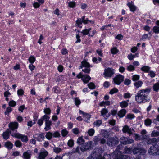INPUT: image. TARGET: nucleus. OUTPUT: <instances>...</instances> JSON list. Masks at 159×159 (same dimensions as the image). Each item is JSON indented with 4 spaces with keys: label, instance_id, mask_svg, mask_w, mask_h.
<instances>
[{
    "label": "nucleus",
    "instance_id": "1",
    "mask_svg": "<svg viewBox=\"0 0 159 159\" xmlns=\"http://www.w3.org/2000/svg\"><path fill=\"white\" fill-rule=\"evenodd\" d=\"M151 90V89L149 88L140 90L135 96V101L138 103L140 104L149 102L150 98L149 95Z\"/></svg>",
    "mask_w": 159,
    "mask_h": 159
},
{
    "label": "nucleus",
    "instance_id": "2",
    "mask_svg": "<svg viewBox=\"0 0 159 159\" xmlns=\"http://www.w3.org/2000/svg\"><path fill=\"white\" fill-rule=\"evenodd\" d=\"M102 151L99 149L93 151L91 155L88 157L91 159H102Z\"/></svg>",
    "mask_w": 159,
    "mask_h": 159
},
{
    "label": "nucleus",
    "instance_id": "3",
    "mask_svg": "<svg viewBox=\"0 0 159 159\" xmlns=\"http://www.w3.org/2000/svg\"><path fill=\"white\" fill-rule=\"evenodd\" d=\"M119 142V139L117 137H111L107 139V143L109 146H113L118 144Z\"/></svg>",
    "mask_w": 159,
    "mask_h": 159
},
{
    "label": "nucleus",
    "instance_id": "4",
    "mask_svg": "<svg viewBox=\"0 0 159 159\" xmlns=\"http://www.w3.org/2000/svg\"><path fill=\"white\" fill-rule=\"evenodd\" d=\"M11 135L14 137L18 139H21L23 142H26L28 140L27 136L25 135H22L19 133H12Z\"/></svg>",
    "mask_w": 159,
    "mask_h": 159
},
{
    "label": "nucleus",
    "instance_id": "5",
    "mask_svg": "<svg viewBox=\"0 0 159 159\" xmlns=\"http://www.w3.org/2000/svg\"><path fill=\"white\" fill-rule=\"evenodd\" d=\"M45 125L44 129L46 131H48L51 129V126L52 125V122L49 120L50 117L48 115L47 116H45Z\"/></svg>",
    "mask_w": 159,
    "mask_h": 159
},
{
    "label": "nucleus",
    "instance_id": "6",
    "mask_svg": "<svg viewBox=\"0 0 159 159\" xmlns=\"http://www.w3.org/2000/svg\"><path fill=\"white\" fill-rule=\"evenodd\" d=\"M157 144L156 143L152 145L150 148L148 152L150 155H152L153 156L157 155Z\"/></svg>",
    "mask_w": 159,
    "mask_h": 159
},
{
    "label": "nucleus",
    "instance_id": "7",
    "mask_svg": "<svg viewBox=\"0 0 159 159\" xmlns=\"http://www.w3.org/2000/svg\"><path fill=\"white\" fill-rule=\"evenodd\" d=\"M113 80L115 84L119 85L124 81V76L120 74H119L116 76Z\"/></svg>",
    "mask_w": 159,
    "mask_h": 159
},
{
    "label": "nucleus",
    "instance_id": "8",
    "mask_svg": "<svg viewBox=\"0 0 159 159\" xmlns=\"http://www.w3.org/2000/svg\"><path fill=\"white\" fill-rule=\"evenodd\" d=\"M93 142L90 141L87 142L85 145H82L80 147V150L82 152H84L91 148Z\"/></svg>",
    "mask_w": 159,
    "mask_h": 159
},
{
    "label": "nucleus",
    "instance_id": "9",
    "mask_svg": "<svg viewBox=\"0 0 159 159\" xmlns=\"http://www.w3.org/2000/svg\"><path fill=\"white\" fill-rule=\"evenodd\" d=\"M133 152L134 154H139L143 155L145 153L146 151L143 149L140 148L138 147H135L133 150Z\"/></svg>",
    "mask_w": 159,
    "mask_h": 159
},
{
    "label": "nucleus",
    "instance_id": "10",
    "mask_svg": "<svg viewBox=\"0 0 159 159\" xmlns=\"http://www.w3.org/2000/svg\"><path fill=\"white\" fill-rule=\"evenodd\" d=\"M120 140L121 143L124 145L131 144L134 142L133 139H128L124 137H121L120 139Z\"/></svg>",
    "mask_w": 159,
    "mask_h": 159
},
{
    "label": "nucleus",
    "instance_id": "11",
    "mask_svg": "<svg viewBox=\"0 0 159 159\" xmlns=\"http://www.w3.org/2000/svg\"><path fill=\"white\" fill-rule=\"evenodd\" d=\"M114 70L108 68L105 70L104 75L106 77H111L114 74Z\"/></svg>",
    "mask_w": 159,
    "mask_h": 159
},
{
    "label": "nucleus",
    "instance_id": "12",
    "mask_svg": "<svg viewBox=\"0 0 159 159\" xmlns=\"http://www.w3.org/2000/svg\"><path fill=\"white\" fill-rule=\"evenodd\" d=\"M134 131L133 128H129V126L127 125L124 126L122 129V131L124 133H127L130 135L132 134Z\"/></svg>",
    "mask_w": 159,
    "mask_h": 159
},
{
    "label": "nucleus",
    "instance_id": "13",
    "mask_svg": "<svg viewBox=\"0 0 159 159\" xmlns=\"http://www.w3.org/2000/svg\"><path fill=\"white\" fill-rule=\"evenodd\" d=\"M8 126L11 130H15L17 129L18 127V124L17 122H11L9 124Z\"/></svg>",
    "mask_w": 159,
    "mask_h": 159
},
{
    "label": "nucleus",
    "instance_id": "14",
    "mask_svg": "<svg viewBox=\"0 0 159 159\" xmlns=\"http://www.w3.org/2000/svg\"><path fill=\"white\" fill-rule=\"evenodd\" d=\"M116 157H114L115 159H130V157L127 155H123L121 152H119Z\"/></svg>",
    "mask_w": 159,
    "mask_h": 159
},
{
    "label": "nucleus",
    "instance_id": "15",
    "mask_svg": "<svg viewBox=\"0 0 159 159\" xmlns=\"http://www.w3.org/2000/svg\"><path fill=\"white\" fill-rule=\"evenodd\" d=\"M32 153V152L31 151L28 150L23 153V157L24 159H30Z\"/></svg>",
    "mask_w": 159,
    "mask_h": 159
},
{
    "label": "nucleus",
    "instance_id": "16",
    "mask_svg": "<svg viewBox=\"0 0 159 159\" xmlns=\"http://www.w3.org/2000/svg\"><path fill=\"white\" fill-rule=\"evenodd\" d=\"M158 142L157 138H149L146 141V143L148 144L152 145H154L153 144L157 143Z\"/></svg>",
    "mask_w": 159,
    "mask_h": 159
},
{
    "label": "nucleus",
    "instance_id": "17",
    "mask_svg": "<svg viewBox=\"0 0 159 159\" xmlns=\"http://www.w3.org/2000/svg\"><path fill=\"white\" fill-rule=\"evenodd\" d=\"M127 5L129 8L130 11L132 12L135 11L137 9V7L135 6L132 1H131L130 2H129L127 4Z\"/></svg>",
    "mask_w": 159,
    "mask_h": 159
},
{
    "label": "nucleus",
    "instance_id": "18",
    "mask_svg": "<svg viewBox=\"0 0 159 159\" xmlns=\"http://www.w3.org/2000/svg\"><path fill=\"white\" fill-rule=\"evenodd\" d=\"M34 138L39 142L42 141L43 140H44L45 138L44 134L43 133L39 134L38 135L36 134Z\"/></svg>",
    "mask_w": 159,
    "mask_h": 159
},
{
    "label": "nucleus",
    "instance_id": "19",
    "mask_svg": "<svg viewBox=\"0 0 159 159\" xmlns=\"http://www.w3.org/2000/svg\"><path fill=\"white\" fill-rule=\"evenodd\" d=\"M10 134H12L11 132L9 129H7L6 131L3 132V133L2 136L3 139L5 140H7L9 138Z\"/></svg>",
    "mask_w": 159,
    "mask_h": 159
},
{
    "label": "nucleus",
    "instance_id": "20",
    "mask_svg": "<svg viewBox=\"0 0 159 159\" xmlns=\"http://www.w3.org/2000/svg\"><path fill=\"white\" fill-rule=\"evenodd\" d=\"M123 148V147L121 144H119L117 146L116 149L114 152V155L115 156L114 157H116V155H117L118 153H118L119 152H121V153H122V152L120 150H121Z\"/></svg>",
    "mask_w": 159,
    "mask_h": 159
},
{
    "label": "nucleus",
    "instance_id": "21",
    "mask_svg": "<svg viewBox=\"0 0 159 159\" xmlns=\"http://www.w3.org/2000/svg\"><path fill=\"white\" fill-rule=\"evenodd\" d=\"M108 111L107 109L105 108H103L101 111V115L103 116L105 119H107L110 116V115L109 114L108 116H106V114L108 113Z\"/></svg>",
    "mask_w": 159,
    "mask_h": 159
},
{
    "label": "nucleus",
    "instance_id": "22",
    "mask_svg": "<svg viewBox=\"0 0 159 159\" xmlns=\"http://www.w3.org/2000/svg\"><path fill=\"white\" fill-rule=\"evenodd\" d=\"M48 155V152L47 151L41 152L38 157L39 159H45V157Z\"/></svg>",
    "mask_w": 159,
    "mask_h": 159
},
{
    "label": "nucleus",
    "instance_id": "23",
    "mask_svg": "<svg viewBox=\"0 0 159 159\" xmlns=\"http://www.w3.org/2000/svg\"><path fill=\"white\" fill-rule=\"evenodd\" d=\"M101 132L102 136L106 138H108L110 136V133L107 130H102Z\"/></svg>",
    "mask_w": 159,
    "mask_h": 159
},
{
    "label": "nucleus",
    "instance_id": "24",
    "mask_svg": "<svg viewBox=\"0 0 159 159\" xmlns=\"http://www.w3.org/2000/svg\"><path fill=\"white\" fill-rule=\"evenodd\" d=\"M79 113L80 114H82L83 117L87 120L89 119L90 118V115L89 114L85 113L80 110H79Z\"/></svg>",
    "mask_w": 159,
    "mask_h": 159
},
{
    "label": "nucleus",
    "instance_id": "25",
    "mask_svg": "<svg viewBox=\"0 0 159 159\" xmlns=\"http://www.w3.org/2000/svg\"><path fill=\"white\" fill-rule=\"evenodd\" d=\"M153 90L156 92L159 91V82H157L153 84L152 87Z\"/></svg>",
    "mask_w": 159,
    "mask_h": 159
},
{
    "label": "nucleus",
    "instance_id": "26",
    "mask_svg": "<svg viewBox=\"0 0 159 159\" xmlns=\"http://www.w3.org/2000/svg\"><path fill=\"white\" fill-rule=\"evenodd\" d=\"M47 116L48 115H44V116H42L41 119L39 120L38 121L37 124L39 125L40 126H41L43 123V120L45 121V118L46 117H44V116Z\"/></svg>",
    "mask_w": 159,
    "mask_h": 159
},
{
    "label": "nucleus",
    "instance_id": "27",
    "mask_svg": "<svg viewBox=\"0 0 159 159\" xmlns=\"http://www.w3.org/2000/svg\"><path fill=\"white\" fill-rule=\"evenodd\" d=\"M91 79V77L88 75H84L82 77V80L84 83H86L89 82Z\"/></svg>",
    "mask_w": 159,
    "mask_h": 159
},
{
    "label": "nucleus",
    "instance_id": "28",
    "mask_svg": "<svg viewBox=\"0 0 159 159\" xmlns=\"http://www.w3.org/2000/svg\"><path fill=\"white\" fill-rule=\"evenodd\" d=\"M126 113V110L125 109H122L119 111L118 115L120 117L124 116Z\"/></svg>",
    "mask_w": 159,
    "mask_h": 159
},
{
    "label": "nucleus",
    "instance_id": "29",
    "mask_svg": "<svg viewBox=\"0 0 159 159\" xmlns=\"http://www.w3.org/2000/svg\"><path fill=\"white\" fill-rule=\"evenodd\" d=\"M129 101V100L127 101H123L120 103V106L122 108H125L128 106V103L127 102Z\"/></svg>",
    "mask_w": 159,
    "mask_h": 159
},
{
    "label": "nucleus",
    "instance_id": "30",
    "mask_svg": "<svg viewBox=\"0 0 159 159\" xmlns=\"http://www.w3.org/2000/svg\"><path fill=\"white\" fill-rule=\"evenodd\" d=\"M5 147L9 149H11L13 146V144L10 142H6L5 143Z\"/></svg>",
    "mask_w": 159,
    "mask_h": 159
},
{
    "label": "nucleus",
    "instance_id": "31",
    "mask_svg": "<svg viewBox=\"0 0 159 159\" xmlns=\"http://www.w3.org/2000/svg\"><path fill=\"white\" fill-rule=\"evenodd\" d=\"M101 137L99 136H95L93 138V141L95 145H97L100 142Z\"/></svg>",
    "mask_w": 159,
    "mask_h": 159
},
{
    "label": "nucleus",
    "instance_id": "32",
    "mask_svg": "<svg viewBox=\"0 0 159 159\" xmlns=\"http://www.w3.org/2000/svg\"><path fill=\"white\" fill-rule=\"evenodd\" d=\"M85 142L84 140L83 139L82 137L79 138L77 140V143L79 145H83Z\"/></svg>",
    "mask_w": 159,
    "mask_h": 159
},
{
    "label": "nucleus",
    "instance_id": "33",
    "mask_svg": "<svg viewBox=\"0 0 159 159\" xmlns=\"http://www.w3.org/2000/svg\"><path fill=\"white\" fill-rule=\"evenodd\" d=\"M150 67L148 66H144L142 67L141 68V70L145 72H149Z\"/></svg>",
    "mask_w": 159,
    "mask_h": 159
},
{
    "label": "nucleus",
    "instance_id": "34",
    "mask_svg": "<svg viewBox=\"0 0 159 159\" xmlns=\"http://www.w3.org/2000/svg\"><path fill=\"white\" fill-rule=\"evenodd\" d=\"M81 65L84 68L90 67V64L85 60H83L81 62Z\"/></svg>",
    "mask_w": 159,
    "mask_h": 159
},
{
    "label": "nucleus",
    "instance_id": "35",
    "mask_svg": "<svg viewBox=\"0 0 159 159\" xmlns=\"http://www.w3.org/2000/svg\"><path fill=\"white\" fill-rule=\"evenodd\" d=\"M52 133L50 132H48L46 133L45 137L48 140H50L52 137Z\"/></svg>",
    "mask_w": 159,
    "mask_h": 159
},
{
    "label": "nucleus",
    "instance_id": "36",
    "mask_svg": "<svg viewBox=\"0 0 159 159\" xmlns=\"http://www.w3.org/2000/svg\"><path fill=\"white\" fill-rule=\"evenodd\" d=\"M143 84L141 81H139L137 82H135L134 84V86L137 88L141 87Z\"/></svg>",
    "mask_w": 159,
    "mask_h": 159
},
{
    "label": "nucleus",
    "instance_id": "37",
    "mask_svg": "<svg viewBox=\"0 0 159 159\" xmlns=\"http://www.w3.org/2000/svg\"><path fill=\"white\" fill-rule=\"evenodd\" d=\"M91 28H89L88 29H85L84 30H82L81 33L83 35H87L89 34L90 31L91 30Z\"/></svg>",
    "mask_w": 159,
    "mask_h": 159
},
{
    "label": "nucleus",
    "instance_id": "38",
    "mask_svg": "<svg viewBox=\"0 0 159 159\" xmlns=\"http://www.w3.org/2000/svg\"><path fill=\"white\" fill-rule=\"evenodd\" d=\"M102 124V121L101 120H96L93 122L94 126L97 127H99Z\"/></svg>",
    "mask_w": 159,
    "mask_h": 159
},
{
    "label": "nucleus",
    "instance_id": "39",
    "mask_svg": "<svg viewBox=\"0 0 159 159\" xmlns=\"http://www.w3.org/2000/svg\"><path fill=\"white\" fill-rule=\"evenodd\" d=\"M80 148L79 146H78L76 148H74L72 150V152L74 153H78L80 154Z\"/></svg>",
    "mask_w": 159,
    "mask_h": 159
},
{
    "label": "nucleus",
    "instance_id": "40",
    "mask_svg": "<svg viewBox=\"0 0 159 159\" xmlns=\"http://www.w3.org/2000/svg\"><path fill=\"white\" fill-rule=\"evenodd\" d=\"M35 57L33 56H30L29 58L28 61L30 64H33L35 61Z\"/></svg>",
    "mask_w": 159,
    "mask_h": 159
},
{
    "label": "nucleus",
    "instance_id": "41",
    "mask_svg": "<svg viewBox=\"0 0 159 159\" xmlns=\"http://www.w3.org/2000/svg\"><path fill=\"white\" fill-rule=\"evenodd\" d=\"M151 38V36L148 37V34H144L142 36V38L141 39V40L145 41V40L147 39L150 40Z\"/></svg>",
    "mask_w": 159,
    "mask_h": 159
},
{
    "label": "nucleus",
    "instance_id": "42",
    "mask_svg": "<svg viewBox=\"0 0 159 159\" xmlns=\"http://www.w3.org/2000/svg\"><path fill=\"white\" fill-rule=\"evenodd\" d=\"M135 67L132 65H130L127 67V70L129 71H133L134 70Z\"/></svg>",
    "mask_w": 159,
    "mask_h": 159
},
{
    "label": "nucleus",
    "instance_id": "43",
    "mask_svg": "<svg viewBox=\"0 0 159 159\" xmlns=\"http://www.w3.org/2000/svg\"><path fill=\"white\" fill-rule=\"evenodd\" d=\"M95 133V130L93 129H90L88 131V133L89 136H93Z\"/></svg>",
    "mask_w": 159,
    "mask_h": 159
},
{
    "label": "nucleus",
    "instance_id": "44",
    "mask_svg": "<svg viewBox=\"0 0 159 159\" xmlns=\"http://www.w3.org/2000/svg\"><path fill=\"white\" fill-rule=\"evenodd\" d=\"M158 136H159V135L157 131L155 130L152 131L151 134V136L152 137H157Z\"/></svg>",
    "mask_w": 159,
    "mask_h": 159
},
{
    "label": "nucleus",
    "instance_id": "45",
    "mask_svg": "<svg viewBox=\"0 0 159 159\" xmlns=\"http://www.w3.org/2000/svg\"><path fill=\"white\" fill-rule=\"evenodd\" d=\"M75 105L76 106H78L80 104L81 101L80 100L78 97H76L74 99Z\"/></svg>",
    "mask_w": 159,
    "mask_h": 159
},
{
    "label": "nucleus",
    "instance_id": "46",
    "mask_svg": "<svg viewBox=\"0 0 159 159\" xmlns=\"http://www.w3.org/2000/svg\"><path fill=\"white\" fill-rule=\"evenodd\" d=\"M88 86L89 88L90 89H94L95 88V84L92 82H90L88 84Z\"/></svg>",
    "mask_w": 159,
    "mask_h": 159
},
{
    "label": "nucleus",
    "instance_id": "47",
    "mask_svg": "<svg viewBox=\"0 0 159 159\" xmlns=\"http://www.w3.org/2000/svg\"><path fill=\"white\" fill-rule=\"evenodd\" d=\"M54 152L56 153H58L61 151V149L59 147H55L53 149Z\"/></svg>",
    "mask_w": 159,
    "mask_h": 159
},
{
    "label": "nucleus",
    "instance_id": "48",
    "mask_svg": "<svg viewBox=\"0 0 159 159\" xmlns=\"http://www.w3.org/2000/svg\"><path fill=\"white\" fill-rule=\"evenodd\" d=\"M82 18L78 19L76 21V23L77 24V26L80 27V28H81L82 26H80V25L82 24Z\"/></svg>",
    "mask_w": 159,
    "mask_h": 159
},
{
    "label": "nucleus",
    "instance_id": "49",
    "mask_svg": "<svg viewBox=\"0 0 159 159\" xmlns=\"http://www.w3.org/2000/svg\"><path fill=\"white\" fill-rule=\"evenodd\" d=\"M85 16H83L82 17V22L84 24H87L89 20H88V18H86V19H85Z\"/></svg>",
    "mask_w": 159,
    "mask_h": 159
},
{
    "label": "nucleus",
    "instance_id": "50",
    "mask_svg": "<svg viewBox=\"0 0 159 159\" xmlns=\"http://www.w3.org/2000/svg\"><path fill=\"white\" fill-rule=\"evenodd\" d=\"M154 32L158 34L159 33V27L157 26H154L152 29Z\"/></svg>",
    "mask_w": 159,
    "mask_h": 159
},
{
    "label": "nucleus",
    "instance_id": "51",
    "mask_svg": "<svg viewBox=\"0 0 159 159\" xmlns=\"http://www.w3.org/2000/svg\"><path fill=\"white\" fill-rule=\"evenodd\" d=\"M44 112L46 114L45 115H50L51 112V110L49 108H46L44 109Z\"/></svg>",
    "mask_w": 159,
    "mask_h": 159
},
{
    "label": "nucleus",
    "instance_id": "52",
    "mask_svg": "<svg viewBox=\"0 0 159 159\" xmlns=\"http://www.w3.org/2000/svg\"><path fill=\"white\" fill-rule=\"evenodd\" d=\"M15 145L17 147H20L22 146V143L19 140H17L15 142Z\"/></svg>",
    "mask_w": 159,
    "mask_h": 159
},
{
    "label": "nucleus",
    "instance_id": "53",
    "mask_svg": "<svg viewBox=\"0 0 159 159\" xmlns=\"http://www.w3.org/2000/svg\"><path fill=\"white\" fill-rule=\"evenodd\" d=\"M67 144L68 146L70 147H72L74 145V142L73 140L70 139L68 140Z\"/></svg>",
    "mask_w": 159,
    "mask_h": 159
},
{
    "label": "nucleus",
    "instance_id": "54",
    "mask_svg": "<svg viewBox=\"0 0 159 159\" xmlns=\"http://www.w3.org/2000/svg\"><path fill=\"white\" fill-rule=\"evenodd\" d=\"M118 92V89L117 88H114L111 90L109 92L111 94H113Z\"/></svg>",
    "mask_w": 159,
    "mask_h": 159
},
{
    "label": "nucleus",
    "instance_id": "55",
    "mask_svg": "<svg viewBox=\"0 0 159 159\" xmlns=\"http://www.w3.org/2000/svg\"><path fill=\"white\" fill-rule=\"evenodd\" d=\"M139 76L137 75H134L132 76V80L134 81H136L139 79Z\"/></svg>",
    "mask_w": 159,
    "mask_h": 159
},
{
    "label": "nucleus",
    "instance_id": "56",
    "mask_svg": "<svg viewBox=\"0 0 159 159\" xmlns=\"http://www.w3.org/2000/svg\"><path fill=\"white\" fill-rule=\"evenodd\" d=\"M132 94H130V93H125L123 95L124 98H129L131 97Z\"/></svg>",
    "mask_w": 159,
    "mask_h": 159
},
{
    "label": "nucleus",
    "instance_id": "57",
    "mask_svg": "<svg viewBox=\"0 0 159 159\" xmlns=\"http://www.w3.org/2000/svg\"><path fill=\"white\" fill-rule=\"evenodd\" d=\"M68 133V132L66 129H63L61 131V134L62 136H66Z\"/></svg>",
    "mask_w": 159,
    "mask_h": 159
},
{
    "label": "nucleus",
    "instance_id": "58",
    "mask_svg": "<svg viewBox=\"0 0 159 159\" xmlns=\"http://www.w3.org/2000/svg\"><path fill=\"white\" fill-rule=\"evenodd\" d=\"M111 51L112 54H116L118 52V50L116 48L114 47L112 48L111 49Z\"/></svg>",
    "mask_w": 159,
    "mask_h": 159
},
{
    "label": "nucleus",
    "instance_id": "59",
    "mask_svg": "<svg viewBox=\"0 0 159 159\" xmlns=\"http://www.w3.org/2000/svg\"><path fill=\"white\" fill-rule=\"evenodd\" d=\"M152 122L151 120L149 119L146 120L144 121V123L146 126H149L151 125Z\"/></svg>",
    "mask_w": 159,
    "mask_h": 159
},
{
    "label": "nucleus",
    "instance_id": "60",
    "mask_svg": "<svg viewBox=\"0 0 159 159\" xmlns=\"http://www.w3.org/2000/svg\"><path fill=\"white\" fill-rule=\"evenodd\" d=\"M111 155L106 153H105L103 156H102V159H111Z\"/></svg>",
    "mask_w": 159,
    "mask_h": 159
},
{
    "label": "nucleus",
    "instance_id": "61",
    "mask_svg": "<svg viewBox=\"0 0 159 159\" xmlns=\"http://www.w3.org/2000/svg\"><path fill=\"white\" fill-rule=\"evenodd\" d=\"M12 110V109L10 107H8L7 108L6 111L5 112V114L6 115H8L9 113L11 112Z\"/></svg>",
    "mask_w": 159,
    "mask_h": 159
},
{
    "label": "nucleus",
    "instance_id": "62",
    "mask_svg": "<svg viewBox=\"0 0 159 159\" xmlns=\"http://www.w3.org/2000/svg\"><path fill=\"white\" fill-rule=\"evenodd\" d=\"M73 133L75 134H78L80 133L79 130L77 128H75L72 129Z\"/></svg>",
    "mask_w": 159,
    "mask_h": 159
},
{
    "label": "nucleus",
    "instance_id": "63",
    "mask_svg": "<svg viewBox=\"0 0 159 159\" xmlns=\"http://www.w3.org/2000/svg\"><path fill=\"white\" fill-rule=\"evenodd\" d=\"M82 70L86 73H89L90 71V67L84 68V69H82Z\"/></svg>",
    "mask_w": 159,
    "mask_h": 159
},
{
    "label": "nucleus",
    "instance_id": "64",
    "mask_svg": "<svg viewBox=\"0 0 159 159\" xmlns=\"http://www.w3.org/2000/svg\"><path fill=\"white\" fill-rule=\"evenodd\" d=\"M131 151V148H128L127 147H125V148L124 152L125 153H129Z\"/></svg>",
    "mask_w": 159,
    "mask_h": 159
}]
</instances>
